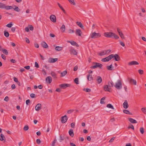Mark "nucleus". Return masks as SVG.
<instances>
[{
    "instance_id": "nucleus-1",
    "label": "nucleus",
    "mask_w": 146,
    "mask_h": 146,
    "mask_svg": "<svg viewBox=\"0 0 146 146\" xmlns=\"http://www.w3.org/2000/svg\"><path fill=\"white\" fill-rule=\"evenodd\" d=\"M104 35L106 37L114 38L115 39H118L119 38L117 35L111 32H105L104 33Z\"/></svg>"
},
{
    "instance_id": "nucleus-2",
    "label": "nucleus",
    "mask_w": 146,
    "mask_h": 146,
    "mask_svg": "<svg viewBox=\"0 0 146 146\" xmlns=\"http://www.w3.org/2000/svg\"><path fill=\"white\" fill-rule=\"evenodd\" d=\"M92 64L94 65L90 67V68L91 69H95L98 67L100 68H102L103 66L102 64L96 62H93Z\"/></svg>"
},
{
    "instance_id": "nucleus-3",
    "label": "nucleus",
    "mask_w": 146,
    "mask_h": 146,
    "mask_svg": "<svg viewBox=\"0 0 146 146\" xmlns=\"http://www.w3.org/2000/svg\"><path fill=\"white\" fill-rule=\"evenodd\" d=\"M0 8L5 9L6 10L11 9H13V7L11 6H6L4 4L0 2Z\"/></svg>"
},
{
    "instance_id": "nucleus-4",
    "label": "nucleus",
    "mask_w": 146,
    "mask_h": 146,
    "mask_svg": "<svg viewBox=\"0 0 146 146\" xmlns=\"http://www.w3.org/2000/svg\"><path fill=\"white\" fill-rule=\"evenodd\" d=\"M101 36V34L100 33H96L94 32L90 35V37L92 38H97Z\"/></svg>"
},
{
    "instance_id": "nucleus-5",
    "label": "nucleus",
    "mask_w": 146,
    "mask_h": 146,
    "mask_svg": "<svg viewBox=\"0 0 146 146\" xmlns=\"http://www.w3.org/2000/svg\"><path fill=\"white\" fill-rule=\"evenodd\" d=\"M115 88L118 90H120L122 88L121 82L120 80H118L117 82L115 83L114 86Z\"/></svg>"
},
{
    "instance_id": "nucleus-6",
    "label": "nucleus",
    "mask_w": 146,
    "mask_h": 146,
    "mask_svg": "<svg viewBox=\"0 0 146 146\" xmlns=\"http://www.w3.org/2000/svg\"><path fill=\"white\" fill-rule=\"evenodd\" d=\"M130 84H133L134 85H136L137 84L136 81L133 79L130 78H127Z\"/></svg>"
},
{
    "instance_id": "nucleus-7",
    "label": "nucleus",
    "mask_w": 146,
    "mask_h": 146,
    "mask_svg": "<svg viewBox=\"0 0 146 146\" xmlns=\"http://www.w3.org/2000/svg\"><path fill=\"white\" fill-rule=\"evenodd\" d=\"M70 84H61L59 85L60 87L63 89H65L67 87H70Z\"/></svg>"
},
{
    "instance_id": "nucleus-8",
    "label": "nucleus",
    "mask_w": 146,
    "mask_h": 146,
    "mask_svg": "<svg viewBox=\"0 0 146 146\" xmlns=\"http://www.w3.org/2000/svg\"><path fill=\"white\" fill-rule=\"evenodd\" d=\"M68 119L67 116L66 115L62 116L61 118V122L62 123H65Z\"/></svg>"
},
{
    "instance_id": "nucleus-9",
    "label": "nucleus",
    "mask_w": 146,
    "mask_h": 146,
    "mask_svg": "<svg viewBox=\"0 0 146 146\" xmlns=\"http://www.w3.org/2000/svg\"><path fill=\"white\" fill-rule=\"evenodd\" d=\"M42 105L41 104H38L35 106V110L37 111H38L41 109Z\"/></svg>"
},
{
    "instance_id": "nucleus-10",
    "label": "nucleus",
    "mask_w": 146,
    "mask_h": 146,
    "mask_svg": "<svg viewBox=\"0 0 146 146\" xmlns=\"http://www.w3.org/2000/svg\"><path fill=\"white\" fill-rule=\"evenodd\" d=\"M50 19L51 21L54 23L56 21V18L55 16L54 15H51L50 17Z\"/></svg>"
},
{
    "instance_id": "nucleus-11",
    "label": "nucleus",
    "mask_w": 146,
    "mask_h": 146,
    "mask_svg": "<svg viewBox=\"0 0 146 146\" xmlns=\"http://www.w3.org/2000/svg\"><path fill=\"white\" fill-rule=\"evenodd\" d=\"M96 81L97 82L98 84H100L102 82V79L101 77L98 76L96 77Z\"/></svg>"
},
{
    "instance_id": "nucleus-12",
    "label": "nucleus",
    "mask_w": 146,
    "mask_h": 146,
    "mask_svg": "<svg viewBox=\"0 0 146 146\" xmlns=\"http://www.w3.org/2000/svg\"><path fill=\"white\" fill-rule=\"evenodd\" d=\"M46 80L47 83L50 84L52 81V78L50 76H48L46 78Z\"/></svg>"
},
{
    "instance_id": "nucleus-13",
    "label": "nucleus",
    "mask_w": 146,
    "mask_h": 146,
    "mask_svg": "<svg viewBox=\"0 0 146 146\" xmlns=\"http://www.w3.org/2000/svg\"><path fill=\"white\" fill-rule=\"evenodd\" d=\"M138 62L136 61H132L128 63V65L130 66L132 65H138L139 64Z\"/></svg>"
},
{
    "instance_id": "nucleus-14",
    "label": "nucleus",
    "mask_w": 146,
    "mask_h": 146,
    "mask_svg": "<svg viewBox=\"0 0 146 146\" xmlns=\"http://www.w3.org/2000/svg\"><path fill=\"white\" fill-rule=\"evenodd\" d=\"M69 50L71 54H72L75 55L77 54V52L74 49L71 48Z\"/></svg>"
},
{
    "instance_id": "nucleus-15",
    "label": "nucleus",
    "mask_w": 146,
    "mask_h": 146,
    "mask_svg": "<svg viewBox=\"0 0 146 146\" xmlns=\"http://www.w3.org/2000/svg\"><path fill=\"white\" fill-rule=\"evenodd\" d=\"M58 60L57 58H50L48 60V62L50 63H54L56 62Z\"/></svg>"
},
{
    "instance_id": "nucleus-16",
    "label": "nucleus",
    "mask_w": 146,
    "mask_h": 146,
    "mask_svg": "<svg viewBox=\"0 0 146 146\" xmlns=\"http://www.w3.org/2000/svg\"><path fill=\"white\" fill-rule=\"evenodd\" d=\"M41 46L44 48H48V46L46 42H42L41 43Z\"/></svg>"
},
{
    "instance_id": "nucleus-17",
    "label": "nucleus",
    "mask_w": 146,
    "mask_h": 146,
    "mask_svg": "<svg viewBox=\"0 0 146 146\" xmlns=\"http://www.w3.org/2000/svg\"><path fill=\"white\" fill-rule=\"evenodd\" d=\"M68 42L70 43L72 45L79 47V45L75 42L73 41H68Z\"/></svg>"
},
{
    "instance_id": "nucleus-18",
    "label": "nucleus",
    "mask_w": 146,
    "mask_h": 146,
    "mask_svg": "<svg viewBox=\"0 0 146 146\" xmlns=\"http://www.w3.org/2000/svg\"><path fill=\"white\" fill-rule=\"evenodd\" d=\"M113 58V60H115L116 61H118L120 60V57L117 54H115L114 55Z\"/></svg>"
},
{
    "instance_id": "nucleus-19",
    "label": "nucleus",
    "mask_w": 146,
    "mask_h": 146,
    "mask_svg": "<svg viewBox=\"0 0 146 146\" xmlns=\"http://www.w3.org/2000/svg\"><path fill=\"white\" fill-rule=\"evenodd\" d=\"M111 88L109 87L108 85H105L104 87V90L106 91H108L110 92V89Z\"/></svg>"
},
{
    "instance_id": "nucleus-20",
    "label": "nucleus",
    "mask_w": 146,
    "mask_h": 146,
    "mask_svg": "<svg viewBox=\"0 0 146 146\" xmlns=\"http://www.w3.org/2000/svg\"><path fill=\"white\" fill-rule=\"evenodd\" d=\"M75 33L76 35H78L79 36H80L82 32L81 30L79 29H76V31Z\"/></svg>"
},
{
    "instance_id": "nucleus-21",
    "label": "nucleus",
    "mask_w": 146,
    "mask_h": 146,
    "mask_svg": "<svg viewBox=\"0 0 146 146\" xmlns=\"http://www.w3.org/2000/svg\"><path fill=\"white\" fill-rule=\"evenodd\" d=\"M123 107L125 109H127L129 107L127 101L126 100H125L123 104Z\"/></svg>"
},
{
    "instance_id": "nucleus-22",
    "label": "nucleus",
    "mask_w": 146,
    "mask_h": 146,
    "mask_svg": "<svg viewBox=\"0 0 146 146\" xmlns=\"http://www.w3.org/2000/svg\"><path fill=\"white\" fill-rule=\"evenodd\" d=\"M51 74L54 79H56L57 78V75L54 72L52 71L51 73Z\"/></svg>"
},
{
    "instance_id": "nucleus-23",
    "label": "nucleus",
    "mask_w": 146,
    "mask_h": 146,
    "mask_svg": "<svg viewBox=\"0 0 146 146\" xmlns=\"http://www.w3.org/2000/svg\"><path fill=\"white\" fill-rule=\"evenodd\" d=\"M76 24L79 26L82 29H83L84 28V26L83 25L82 23L80 22L77 21L76 22Z\"/></svg>"
},
{
    "instance_id": "nucleus-24",
    "label": "nucleus",
    "mask_w": 146,
    "mask_h": 146,
    "mask_svg": "<svg viewBox=\"0 0 146 146\" xmlns=\"http://www.w3.org/2000/svg\"><path fill=\"white\" fill-rule=\"evenodd\" d=\"M129 120L131 123H137V121L136 120L133 119L132 118H129Z\"/></svg>"
},
{
    "instance_id": "nucleus-25",
    "label": "nucleus",
    "mask_w": 146,
    "mask_h": 146,
    "mask_svg": "<svg viewBox=\"0 0 146 146\" xmlns=\"http://www.w3.org/2000/svg\"><path fill=\"white\" fill-rule=\"evenodd\" d=\"M5 138L4 135L2 134H1L0 136V140L3 141V140H5Z\"/></svg>"
},
{
    "instance_id": "nucleus-26",
    "label": "nucleus",
    "mask_w": 146,
    "mask_h": 146,
    "mask_svg": "<svg viewBox=\"0 0 146 146\" xmlns=\"http://www.w3.org/2000/svg\"><path fill=\"white\" fill-rule=\"evenodd\" d=\"M69 135L72 137H73L74 135V133L73 130L72 129H70L69 131Z\"/></svg>"
},
{
    "instance_id": "nucleus-27",
    "label": "nucleus",
    "mask_w": 146,
    "mask_h": 146,
    "mask_svg": "<svg viewBox=\"0 0 146 146\" xmlns=\"http://www.w3.org/2000/svg\"><path fill=\"white\" fill-rule=\"evenodd\" d=\"M102 61L103 62H108L109 61V60L108 58V57H106L105 58H102Z\"/></svg>"
},
{
    "instance_id": "nucleus-28",
    "label": "nucleus",
    "mask_w": 146,
    "mask_h": 146,
    "mask_svg": "<svg viewBox=\"0 0 146 146\" xmlns=\"http://www.w3.org/2000/svg\"><path fill=\"white\" fill-rule=\"evenodd\" d=\"M87 79L89 81H91L93 80V78L92 75L90 74H88L87 76Z\"/></svg>"
},
{
    "instance_id": "nucleus-29",
    "label": "nucleus",
    "mask_w": 146,
    "mask_h": 146,
    "mask_svg": "<svg viewBox=\"0 0 146 146\" xmlns=\"http://www.w3.org/2000/svg\"><path fill=\"white\" fill-rule=\"evenodd\" d=\"M55 49L56 50L60 51L62 49V47L59 46H57L55 48Z\"/></svg>"
},
{
    "instance_id": "nucleus-30",
    "label": "nucleus",
    "mask_w": 146,
    "mask_h": 146,
    "mask_svg": "<svg viewBox=\"0 0 146 146\" xmlns=\"http://www.w3.org/2000/svg\"><path fill=\"white\" fill-rule=\"evenodd\" d=\"M60 30L63 32H64L65 30V26L64 25H62L60 27Z\"/></svg>"
},
{
    "instance_id": "nucleus-31",
    "label": "nucleus",
    "mask_w": 146,
    "mask_h": 146,
    "mask_svg": "<svg viewBox=\"0 0 146 146\" xmlns=\"http://www.w3.org/2000/svg\"><path fill=\"white\" fill-rule=\"evenodd\" d=\"M108 86L109 87L111 88L113 86V83L112 81L108 82Z\"/></svg>"
},
{
    "instance_id": "nucleus-32",
    "label": "nucleus",
    "mask_w": 146,
    "mask_h": 146,
    "mask_svg": "<svg viewBox=\"0 0 146 146\" xmlns=\"http://www.w3.org/2000/svg\"><path fill=\"white\" fill-rule=\"evenodd\" d=\"M113 68L112 64L110 65L109 66H108L107 67V69L109 70H113Z\"/></svg>"
},
{
    "instance_id": "nucleus-33",
    "label": "nucleus",
    "mask_w": 146,
    "mask_h": 146,
    "mask_svg": "<svg viewBox=\"0 0 146 146\" xmlns=\"http://www.w3.org/2000/svg\"><path fill=\"white\" fill-rule=\"evenodd\" d=\"M65 139V137L64 136H62L61 135L60 136V139H59V141L60 142H61L64 140Z\"/></svg>"
},
{
    "instance_id": "nucleus-34",
    "label": "nucleus",
    "mask_w": 146,
    "mask_h": 146,
    "mask_svg": "<svg viewBox=\"0 0 146 146\" xmlns=\"http://www.w3.org/2000/svg\"><path fill=\"white\" fill-rule=\"evenodd\" d=\"M14 7H15V8H13V9H14L15 11L17 12H19L20 11V9H19L18 7L16 6L15 5H14Z\"/></svg>"
},
{
    "instance_id": "nucleus-35",
    "label": "nucleus",
    "mask_w": 146,
    "mask_h": 146,
    "mask_svg": "<svg viewBox=\"0 0 146 146\" xmlns=\"http://www.w3.org/2000/svg\"><path fill=\"white\" fill-rule=\"evenodd\" d=\"M67 71L65 70L61 73V76L63 77L65 76L67 74Z\"/></svg>"
},
{
    "instance_id": "nucleus-36",
    "label": "nucleus",
    "mask_w": 146,
    "mask_h": 146,
    "mask_svg": "<svg viewBox=\"0 0 146 146\" xmlns=\"http://www.w3.org/2000/svg\"><path fill=\"white\" fill-rule=\"evenodd\" d=\"M2 51L3 52V53L5 55L8 54V52L7 50L4 49H2Z\"/></svg>"
},
{
    "instance_id": "nucleus-37",
    "label": "nucleus",
    "mask_w": 146,
    "mask_h": 146,
    "mask_svg": "<svg viewBox=\"0 0 146 146\" xmlns=\"http://www.w3.org/2000/svg\"><path fill=\"white\" fill-rule=\"evenodd\" d=\"M107 107L108 108H111L112 109L114 110V109L113 106H112L111 104H108L107 105Z\"/></svg>"
},
{
    "instance_id": "nucleus-38",
    "label": "nucleus",
    "mask_w": 146,
    "mask_h": 146,
    "mask_svg": "<svg viewBox=\"0 0 146 146\" xmlns=\"http://www.w3.org/2000/svg\"><path fill=\"white\" fill-rule=\"evenodd\" d=\"M4 35L5 37H7L9 36V33L6 31H4Z\"/></svg>"
},
{
    "instance_id": "nucleus-39",
    "label": "nucleus",
    "mask_w": 146,
    "mask_h": 146,
    "mask_svg": "<svg viewBox=\"0 0 146 146\" xmlns=\"http://www.w3.org/2000/svg\"><path fill=\"white\" fill-rule=\"evenodd\" d=\"M119 35L120 37H121V38L123 39L125 38V37L124 36V35L123 33H122V32H120L119 33Z\"/></svg>"
},
{
    "instance_id": "nucleus-40",
    "label": "nucleus",
    "mask_w": 146,
    "mask_h": 146,
    "mask_svg": "<svg viewBox=\"0 0 146 146\" xmlns=\"http://www.w3.org/2000/svg\"><path fill=\"white\" fill-rule=\"evenodd\" d=\"M106 54V53H105V51H103L101 52L100 53H99V55L100 56H102L103 55H104Z\"/></svg>"
},
{
    "instance_id": "nucleus-41",
    "label": "nucleus",
    "mask_w": 146,
    "mask_h": 146,
    "mask_svg": "<svg viewBox=\"0 0 146 146\" xmlns=\"http://www.w3.org/2000/svg\"><path fill=\"white\" fill-rule=\"evenodd\" d=\"M69 2L71 4L73 5H76V3H75L74 0H68Z\"/></svg>"
},
{
    "instance_id": "nucleus-42",
    "label": "nucleus",
    "mask_w": 146,
    "mask_h": 146,
    "mask_svg": "<svg viewBox=\"0 0 146 146\" xmlns=\"http://www.w3.org/2000/svg\"><path fill=\"white\" fill-rule=\"evenodd\" d=\"M105 99V97L102 98L100 100V103L102 104H105V102L104 101Z\"/></svg>"
},
{
    "instance_id": "nucleus-43",
    "label": "nucleus",
    "mask_w": 146,
    "mask_h": 146,
    "mask_svg": "<svg viewBox=\"0 0 146 146\" xmlns=\"http://www.w3.org/2000/svg\"><path fill=\"white\" fill-rule=\"evenodd\" d=\"M123 111L124 113L126 114H130V112L126 110H123Z\"/></svg>"
},
{
    "instance_id": "nucleus-44",
    "label": "nucleus",
    "mask_w": 146,
    "mask_h": 146,
    "mask_svg": "<svg viewBox=\"0 0 146 146\" xmlns=\"http://www.w3.org/2000/svg\"><path fill=\"white\" fill-rule=\"evenodd\" d=\"M140 131L142 134L144 133V129L143 127H141L140 129Z\"/></svg>"
},
{
    "instance_id": "nucleus-45",
    "label": "nucleus",
    "mask_w": 146,
    "mask_h": 146,
    "mask_svg": "<svg viewBox=\"0 0 146 146\" xmlns=\"http://www.w3.org/2000/svg\"><path fill=\"white\" fill-rule=\"evenodd\" d=\"M109 60L114 58V54H111L109 55L108 56Z\"/></svg>"
},
{
    "instance_id": "nucleus-46",
    "label": "nucleus",
    "mask_w": 146,
    "mask_h": 146,
    "mask_svg": "<svg viewBox=\"0 0 146 146\" xmlns=\"http://www.w3.org/2000/svg\"><path fill=\"white\" fill-rule=\"evenodd\" d=\"M74 82L76 84H79L78 78H75L74 80Z\"/></svg>"
},
{
    "instance_id": "nucleus-47",
    "label": "nucleus",
    "mask_w": 146,
    "mask_h": 146,
    "mask_svg": "<svg viewBox=\"0 0 146 146\" xmlns=\"http://www.w3.org/2000/svg\"><path fill=\"white\" fill-rule=\"evenodd\" d=\"M13 25L12 23V22L10 23H9L7 24L6 25V26L9 28H11Z\"/></svg>"
},
{
    "instance_id": "nucleus-48",
    "label": "nucleus",
    "mask_w": 146,
    "mask_h": 146,
    "mask_svg": "<svg viewBox=\"0 0 146 146\" xmlns=\"http://www.w3.org/2000/svg\"><path fill=\"white\" fill-rule=\"evenodd\" d=\"M83 90L86 92H90L91 91V89L89 88H84Z\"/></svg>"
},
{
    "instance_id": "nucleus-49",
    "label": "nucleus",
    "mask_w": 146,
    "mask_h": 146,
    "mask_svg": "<svg viewBox=\"0 0 146 146\" xmlns=\"http://www.w3.org/2000/svg\"><path fill=\"white\" fill-rule=\"evenodd\" d=\"M141 111L145 114H146V108H141Z\"/></svg>"
},
{
    "instance_id": "nucleus-50",
    "label": "nucleus",
    "mask_w": 146,
    "mask_h": 146,
    "mask_svg": "<svg viewBox=\"0 0 146 146\" xmlns=\"http://www.w3.org/2000/svg\"><path fill=\"white\" fill-rule=\"evenodd\" d=\"M138 72L140 74H142L143 73V71L142 70H139L138 71Z\"/></svg>"
},
{
    "instance_id": "nucleus-51",
    "label": "nucleus",
    "mask_w": 146,
    "mask_h": 146,
    "mask_svg": "<svg viewBox=\"0 0 146 146\" xmlns=\"http://www.w3.org/2000/svg\"><path fill=\"white\" fill-rule=\"evenodd\" d=\"M105 53L106 54H108L111 51V50H105Z\"/></svg>"
},
{
    "instance_id": "nucleus-52",
    "label": "nucleus",
    "mask_w": 146,
    "mask_h": 146,
    "mask_svg": "<svg viewBox=\"0 0 146 146\" xmlns=\"http://www.w3.org/2000/svg\"><path fill=\"white\" fill-rule=\"evenodd\" d=\"M29 129V127L27 125L25 126L24 128V129L25 131H27Z\"/></svg>"
},
{
    "instance_id": "nucleus-53",
    "label": "nucleus",
    "mask_w": 146,
    "mask_h": 146,
    "mask_svg": "<svg viewBox=\"0 0 146 146\" xmlns=\"http://www.w3.org/2000/svg\"><path fill=\"white\" fill-rule=\"evenodd\" d=\"M68 31L69 33H72L74 32V31L71 29H69Z\"/></svg>"
},
{
    "instance_id": "nucleus-54",
    "label": "nucleus",
    "mask_w": 146,
    "mask_h": 146,
    "mask_svg": "<svg viewBox=\"0 0 146 146\" xmlns=\"http://www.w3.org/2000/svg\"><path fill=\"white\" fill-rule=\"evenodd\" d=\"M41 141L39 139H37L36 140V143L38 144H40L41 143Z\"/></svg>"
},
{
    "instance_id": "nucleus-55",
    "label": "nucleus",
    "mask_w": 146,
    "mask_h": 146,
    "mask_svg": "<svg viewBox=\"0 0 146 146\" xmlns=\"http://www.w3.org/2000/svg\"><path fill=\"white\" fill-rule=\"evenodd\" d=\"M29 29L33 31V30L34 28L31 25H29Z\"/></svg>"
},
{
    "instance_id": "nucleus-56",
    "label": "nucleus",
    "mask_w": 146,
    "mask_h": 146,
    "mask_svg": "<svg viewBox=\"0 0 146 146\" xmlns=\"http://www.w3.org/2000/svg\"><path fill=\"white\" fill-rule=\"evenodd\" d=\"M75 126V124L74 123H72L71 124V127L72 128H74Z\"/></svg>"
},
{
    "instance_id": "nucleus-57",
    "label": "nucleus",
    "mask_w": 146,
    "mask_h": 146,
    "mask_svg": "<svg viewBox=\"0 0 146 146\" xmlns=\"http://www.w3.org/2000/svg\"><path fill=\"white\" fill-rule=\"evenodd\" d=\"M30 96L31 97V98H34L35 97V94L33 93L31 94H30Z\"/></svg>"
},
{
    "instance_id": "nucleus-58",
    "label": "nucleus",
    "mask_w": 146,
    "mask_h": 146,
    "mask_svg": "<svg viewBox=\"0 0 146 146\" xmlns=\"http://www.w3.org/2000/svg\"><path fill=\"white\" fill-rule=\"evenodd\" d=\"M30 103V101L28 99L26 100V103L27 105H28Z\"/></svg>"
},
{
    "instance_id": "nucleus-59",
    "label": "nucleus",
    "mask_w": 146,
    "mask_h": 146,
    "mask_svg": "<svg viewBox=\"0 0 146 146\" xmlns=\"http://www.w3.org/2000/svg\"><path fill=\"white\" fill-rule=\"evenodd\" d=\"M74 110H70L68 111L67 112L68 113H70L74 111Z\"/></svg>"
},
{
    "instance_id": "nucleus-60",
    "label": "nucleus",
    "mask_w": 146,
    "mask_h": 146,
    "mask_svg": "<svg viewBox=\"0 0 146 146\" xmlns=\"http://www.w3.org/2000/svg\"><path fill=\"white\" fill-rule=\"evenodd\" d=\"M56 140H54L52 142V143L51 145L52 146H54L55 144L56 143Z\"/></svg>"
},
{
    "instance_id": "nucleus-61",
    "label": "nucleus",
    "mask_w": 146,
    "mask_h": 146,
    "mask_svg": "<svg viewBox=\"0 0 146 146\" xmlns=\"http://www.w3.org/2000/svg\"><path fill=\"white\" fill-rule=\"evenodd\" d=\"M128 129H130V128H131V129H134V126H133L131 125H130V126H129L128 127Z\"/></svg>"
},
{
    "instance_id": "nucleus-62",
    "label": "nucleus",
    "mask_w": 146,
    "mask_h": 146,
    "mask_svg": "<svg viewBox=\"0 0 146 146\" xmlns=\"http://www.w3.org/2000/svg\"><path fill=\"white\" fill-rule=\"evenodd\" d=\"M120 44L123 46V47L125 46V44L123 42L120 41Z\"/></svg>"
},
{
    "instance_id": "nucleus-63",
    "label": "nucleus",
    "mask_w": 146,
    "mask_h": 146,
    "mask_svg": "<svg viewBox=\"0 0 146 146\" xmlns=\"http://www.w3.org/2000/svg\"><path fill=\"white\" fill-rule=\"evenodd\" d=\"M11 62L13 63H15L16 62V61L15 59H12L10 60Z\"/></svg>"
},
{
    "instance_id": "nucleus-64",
    "label": "nucleus",
    "mask_w": 146,
    "mask_h": 146,
    "mask_svg": "<svg viewBox=\"0 0 146 146\" xmlns=\"http://www.w3.org/2000/svg\"><path fill=\"white\" fill-rule=\"evenodd\" d=\"M1 57L4 60L6 59V56L4 54H2L1 55Z\"/></svg>"
}]
</instances>
